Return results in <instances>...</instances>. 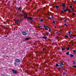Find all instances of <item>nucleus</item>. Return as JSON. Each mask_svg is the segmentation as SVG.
<instances>
[{
  "instance_id": "f257e3e1",
  "label": "nucleus",
  "mask_w": 76,
  "mask_h": 76,
  "mask_svg": "<svg viewBox=\"0 0 76 76\" xmlns=\"http://www.w3.org/2000/svg\"><path fill=\"white\" fill-rule=\"evenodd\" d=\"M24 16L25 19H29V20H32V19H33L32 18L29 17H28L27 16V14L25 13H24Z\"/></svg>"
},
{
  "instance_id": "f03ea898",
  "label": "nucleus",
  "mask_w": 76,
  "mask_h": 76,
  "mask_svg": "<svg viewBox=\"0 0 76 76\" xmlns=\"http://www.w3.org/2000/svg\"><path fill=\"white\" fill-rule=\"evenodd\" d=\"M15 62V63H20V59H17L16 58Z\"/></svg>"
},
{
  "instance_id": "7ed1b4c3",
  "label": "nucleus",
  "mask_w": 76,
  "mask_h": 76,
  "mask_svg": "<svg viewBox=\"0 0 76 76\" xmlns=\"http://www.w3.org/2000/svg\"><path fill=\"white\" fill-rule=\"evenodd\" d=\"M12 72H13L14 74H17V71L15 69H12Z\"/></svg>"
},
{
  "instance_id": "20e7f679",
  "label": "nucleus",
  "mask_w": 76,
  "mask_h": 76,
  "mask_svg": "<svg viewBox=\"0 0 76 76\" xmlns=\"http://www.w3.org/2000/svg\"><path fill=\"white\" fill-rule=\"evenodd\" d=\"M59 68L60 69H64V66H61V65H59L58 66Z\"/></svg>"
},
{
  "instance_id": "39448f33",
  "label": "nucleus",
  "mask_w": 76,
  "mask_h": 76,
  "mask_svg": "<svg viewBox=\"0 0 76 76\" xmlns=\"http://www.w3.org/2000/svg\"><path fill=\"white\" fill-rule=\"evenodd\" d=\"M23 35H27V33H26L25 32H22Z\"/></svg>"
},
{
  "instance_id": "423d86ee",
  "label": "nucleus",
  "mask_w": 76,
  "mask_h": 76,
  "mask_svg": "<svg viewBox=\"0 0 76 76\" xmlns=\"http://www.w3.org/2000/svg\"><path fill=\"white\" fill-rule=\"evenodd\" d=\"M59 65H61V66H62L63 64V62H60L59 63Z\"/></svg>"
},
{
  "instance_id": "0eeeda50",
  "label": "nucleus",
  "mask_w": 76,
  "mask_h": 76,
  "mask_svg": "<svg viewBox=\"0 0 76 76\" xmlns=\"http://www.w3.org/2000/svg\"><path fill=\"white\" fill-rule=\"evenodd\" d=\"M15 23H18V22H19V21L18 20H16L15 21Z\"/></svg>"
},
{
  "instance_id": "6e6552de",
  "label": "nucleus",
  "mask_w": 76,
  "mask_h": 76,
  "mask_svg": "<svg viewBox=\"0 0 76 76\" xmlns=\"http://www.w3.org/2000/svg\"><path fill=\"white\" fill-rule=\"evenodd\" d=\"M43 39H47V37H43Z\"/></svg>"
},
{
  "instance_id": "1a4fd4ad",
  "label": "nucleus",
  "mask_w": 76,
  "mask_h": 76,
  "mask_svg": "<svg viewBox=\"0 0 76 76\" xmlns=\"http://www.w3.org/2000/svg\"><path fill=\"white\" fill-rule=\"evenodd\" d=\"M65 4H64V3H63L62 4V6L63 7H65Z\"/></svg>"
},
{
  "instance_id": "9d476101",
  "label": "nucleus",
  "mask_w": 76,
  "mask_h": 76,
  "mask_svg": "<svg viewBox=\"0 0 76 76\" xmlns=\"http://www.w3.org/2000/svg\"><path fill=\"white\" fill-rule=\"evenodd\" d=\"M16 62H15L14 63V65L15 66H16L17 65V64L16 63Z\"/></svg>"
},
{
  "instance_id": "9b49d317",
  "label": "nucleus",
  "mask_w": 76,
  "mask_h": 76,
  "mask_svg": "<svg viewBox=\"0 0 76 76\" xmlns=\"http://www.w3.org/2000/svg\"><path fill=\"white\" fill-rule=\"evenodd\" d=\"M66 54H67V55L68 56H69V52H67L66 53Z\"/></svg>"
},
{
  "instance_id": "f8f14e48",
  "label": "nucleus",
  "mask_w": 76,
  "mask_h": 76,
  "mask_svg": "<svg viewBox=\"0 0 76 76\" xmlns=\"http://www.w3.org/2000/svg\"><path fill=\"white\" fill-rule=\"evenodd\" d=\"M70 56L71 57H74V55H73L71 54Z\"/></svg>"
},
{
  "instance_id": "ddd939ff",
  "label": "nucleus",
  "mask_w": 76,
  "mask_h": 76,
  "mask_svg": "<svg viewBox=\"0 0 76 76\" xmlns=\"http://www.w3.org/2000/svg\"><path fill=\"white\" fill-rule=\"evenodd\" d=\"M29 39H30V38H26V40H27V41H28V40H29Z\"/></svg>"
},
{
  "instance_id": "4468645a",
  "label": "nucleus",
  "mask_w": 76,
  "mask_h": 76,
  "mask_svg": "<svg viewBox=\"0 0 76 76\" xmlns=\"http://www.w3.org/2000/svg\"><path fill=\"white\" fill-rule=\"evenodd\" d=\"M56 9H58V8H59V7L58 6H56Z\"/></svg>"
},
{
  "instance_id": "2eb2a0df",
  "label": "nucleus",
  "mask_w": 76,
  "mask_h": 76,
  "mask_svg": "<svg viewBox=\"0 0 76 76\" xmlns=\"http://www.w3.org/2000/svg\"><path fill=\"white\" fill-rule=\"evenodd\" d=\"M59 65H58V64H56V67H58Z\"/></svg>"
},
{
  "instance_id": "dca6fc26",
  "label": "nucleus",
  "mask_w": 76,
  "mask_h": 76,
  "mask_svg": "<svg viewBox=\"0 0 76 76\" xmlns=\"http://www.w3.org/2000/svg\"><path fill=\"white\" fill-rule=\"evenodd\" d=\"M69 7H70V8H71V9H72V8H73V7L72 5L69 6Z\"/></svg>"
},
{
  "instance_id": "f3484780",
  "label": "nucleus",
  "mask_w": 76,
  "mask_h": 76,
  "mask_svg": "<svg viewBox=\"0 0 76 76\" xmlns=\"http://www.w3.org/2000/svg\"><path fill=\"white\" fill-rule=\"evenodd\" d=\"M67 50H70V48H69V47H68L67 48Z\"/></svg>"
},
{
  "instance_id": "a211bd4d",
  "label": "nucleus",
  "mask_w": 76,
  "mask_h": 76,
  "mask_svg": "<svg viewBox=\"0 0 76 76\" xmlns=\"http://www.w3.org/2000/svg\"><path fill=\"white\" fill-rule=\"evenodd\" d=\"M44 27H45V28H49V29H50V28H49L48 27V26H47V27H46V26H44Z\"/></svg>"
},
{
  "instance_id": "6ab92c4d",
  "label": "nucleus",
  "mask_w": 76,
  "mask_h": 76,
  "mask_svg": "<svg viewBox=\"0 0 76 76\" xmlns=\"http://www.w3.org/2000/svg\"><path fill=\"white\" fill-rule=\"evenodd\" d=\"M76 50H73V52H74V53H76Z\"/></svg>"
},
{
  "instance_id": "aec40b11",
  "label": "nucleus",
  "mask_w": 76,
  "mask_h": 76,
  "mask_svg": "<svg viewBox=\"0 0 76 76\" xmlns=\"http://www.w3.org/2000/svg\"><path fill=\"white\" fill-rule=\"evenodd\" d=\"M63 75H66V72H63Z\"/></svg>"
},
{
  "instance_id": "412c9836",
  "label": "nucleus",
  "mask_w": 76,
  "mask_h": 76,
  "mask_svg": "<svg viewBox=\"0 0 76 76\" xmlns=\"http://www.w3.org/2000/svg\"><path fill=\"white\" fill-rule=\"evenodd\" d=\"M69 37H73V35H69Z\"/></svg>"
},
{
  "instance_id": "4be33fe9",
  "label": "nucleus",
  "mask_w": 76,
  "mask_h": 76,
  "mask_svg": "<svg viewBox=\"0 0 76 76\" xmlns=\"http://www.w3.org/2000/svg\"><path fill=\"white\" fill-rule=\"evenodd\" d=\"M44 21V20L43 19H41L40 20V22H43Z\"/></svg>"
},
{
  "instance_id": "5701e85b",
  "label": "nucleus",
  "mask_w": 76,
  "mask_h": 76,
  "mask_svg": "<svg viewBox=\"0 0 76 76\" xmlns=\"http://www.w3.org/2000/svg\"><path fill=\"white\" fill-rule=\"evenodd\" d=\"M46 35H48V34H49V32H48L47 33H46Z\"/></svg>"
},
{
  "instance_id": "b1692460",
  "label": "nucleus",
  "mask_w": 76,
  "mask_h": 76,
  "mask_svg": "<svg viewBox=\"0 0 76 76\" xmlns=\"http://www.w3.org/2000/svg\"><path fill=\"white\" fill-rule=\"evenodd\" d=\"M64 50H65V48H62V51H63Z\"/></svg>"
},
{
  "instance_id": "393cba45",
  "label": "nucleus",
  "mask_w": 76,
  "mask_h": 76,
  "mask_svg": "<svg viewBox=\"0 0 76 76\" xmlns=\"http://www.w3.org/2000/svg\"><path fill=\"white\" fill-rule=\"evenodd\" d=\"M53 23H54V24H56V23H55V21H53V22H52Z\"/></svg>"
},
{
  "instance_id": "a878e982",
  "label": "nucleus",
  "mask_w": 76,
  "mask_h": 76,
  "mask_svg": "<svg viewBox=\"0 0 76 76\" xmlns=\"http://www.w3.org/2000/svg\"><path fill=\"white\" fill-rule=\"evenodd\" d=\"M72 62H73V64H75V61H72Z\"/></svg>"
},
{
  "instance_id": "bb28decb",
  "label": "nucleus",
  "mask_w": 76,
  "mask_h": 76,
  "mask_svg": "<svg viewBox=\"0 0 76 76\" xmlns=\"http://www.w3.org/2000/svg\"><path fill=\"white\" fill-rule=\"evenodd\" d=\"M19 22L20 23H22V21L21 20L19 21Z\"/></svg>"
},
{
  "instance_id": "cd10ccee",
  "label": "nucleus",
  "mask_w": 76,
  "mask_h": 76,
  "mask_svg": "<svg viewBox=\"0 0 76 76\" xmlns=\"http://www.w3.org/2000/svg\"><path fill=\"white\" fill-rule=\"evenodd\" d=\"M66 11H67V9H66V10H64V12H66Z\"/></svg>"
},
{
  "instance_id": "c85d7f7f",
  "label": "nucleus",
  "mask_w": 76,
  "mask_h": 76,
  "mask_svg": "<svg viewBox=\"0 0 76 76\" xmlns=\"http://www.w3.org/2000/svg\"><path fill=\"white\" fill-rule=\"evenodd\" d=\"M64 25L65 26H67V25H66V24H64Z\"/></svg>"
},
{
  "instance_id": "c756f323",
  "label": "nucleus",
  "mask_w": 76,
  "mask_h": 76,
  "mask_svg": "<svg viewBox=\"0 0 76 76\" xmlns=\"http://www.w3.org/2000/svg\"><path fill=\"white\" fill-rule=\"evenodd\" d=\"M45 29H46V30H47V31H48V28H45Z\"/></svg>"
},
{
  "instance_id": "7c9ffc66",
  "label": "nucleus",
  "mask_w": 76,
  "mask_h": 76,
  "mask_svg": "<svg viewBox=\"0 0 76 76\" xmlns=\"http://www.w3.org/2000/svg\"><path fill=\"white\" fill-rule=\"evenodd\" d=\"M68 32L69 33V34H71V31H69Z\"/></svg>"
},
{
  "instance_id": "2f4dec72",
  "label": "nucleus",
  "mask_w": 76,
  "mask_h": 76,
  "mask_svg": "<svg viewBox=\"0 0 76 76\" xmlns=\"http://www.w3.org/2000/svg\"><path fill=\"white\" fill-rule=\"evenodd\" d=\"M65 37L66 38H68V36H67V35H66L65 36Z\"/></svg>"
},
{
  "instance_id": "473e14b6",
  "label": "nucleus",
  "mask_w": 76,
  "mask_h": 76,
  "mask_svg": "<svg viewBox=\"0 0 76 76\" xmlns=\"http://www.w3.org/2000/svg\"><path fill=\"white\" fill-rule=\"evenodd\" d=\"M39 28H42V26H39Z\"/></svg>"
},
{
  "instance_id": "72a5a7b5",
  "label": "nucleus",
  "mask_w": 76,
  "mask_h": 76,
  "mask_svg": "<svg viewBox=\"0 0 76 76\" xmlns=\"http://www.w3.org/2000/svg\"><path fill=\"white\" fill-rule=\"evenodd\" d=\"M48 19H51V18L50 17H48Z\"/></svg>"
},
{
  "instance_id": "f704fd0d",
  "label": "nucleus",
  "mask_w": 76,
  "mask_h": 76,
  "mask_svg": "<svg viewBox=\"0 0 76 76\" xmlns=\"http://www.w3.org/2000/svg\"><path fill=\"white\" fill-rule=\"evenodd\" d=\"M73 67H75V68H76V66L75 65L73 66Z\"/></svg>"
},
{
  "instance_id": "c9c22d12",
  "label": "nucleus",
  "mask_w": 76,
  "mask_h": 76,
  "mask_svg": "<svg viewBox=\"0 0 76 76\" xmlns=\"http://www.w3.org/2000/svg\"><path fill=\"white\" fill-rule=\"evenodd\" d=\"M43 51H45V49L44 48H43Z\"/></svg>"
},
{
  "instance_id": "e433bc0d",
  "label": "nucleus",
  "mask_w": 76,
  "mask_h": 76,
  "mask_svg": "<svg viewBox=\"0 0 76 76\" xmlns=\"http://www.w3.org/2000/svg\"><path fill=\"white\" fill-rule=\"evenodd\" d=\"M30 23H31V24L32 25V22L31 21V22H30Z\"/></svg>"
},
{
  "instance_id": "4c0bfd02",
  "label": "nucleus",
  "mask_w": 76,
  "mask_h": 76,
  "mask_svg": "<svg viewBox=\"0 0 76 76\" xmlns=\"http://www.w3.org/2000/svg\"><path fill=\"white\" fill-rule=\"evenodd\" d=\"M73 37H76V35H73Z\"/></svg>"
},
{
  "instance_id": "58836bf2",
  "label": "nucleus",
  "mask_w": 76,
  "mask_h": 76,
  "mask_svg": "<svg viewBox=\"0 0 76 76\" xmlns=\"http://www.w3.org/2000/svg\"><path fill=\"white\" fill-rule=\"evenodd\" d=\"M61 13H63V11H61Z\"/></svg>"
},
{
  "instance_id": "ea45409f",
  "label": "nucleus",
  "mask_w": 76,
  "mask_h": 76,
  "mask_svg": "<svg viewBox=\"0 0 76 76\" xmlns=\"http://www.w3.org/2000/svg\"><path fill=\"white\" fill-rule=\"evenodd\" d=\"M68 12H69V13H70V11L69 10H68Z\"/></svg>"
},
{
  "instance_id": "a19ab883",
  "label": "nucleus",
  "mask_w": 76,
  "mask_h": 76,
  "mask_svg": "<svg viewBox=\"0 0 76 76\" xmlns=\"http://www.w3.org/2000/svg\"><path fill=\"white\" fill-rule=\"evenodd\" d=\"M49 31H51V29H49Z\"/></svg>"
},
{
  "instance_id": "79ce46f5",
  "label": "nucleus",
  "mask_w": 76,
  "mask_h": 76,
  "mask_svg": "<svg viewBox=\"0 0 76 76\" xmlns=\"http://www.w3.org/2000/svg\"><path fill=\"white\" fill-rule=\"evenodd\" d=\"M52 18H54V17L53 16H52Z\"/></svg>"
},
{
  "instance_id": "37998d69",
  "label": "nucleus",
  "mask_w": 76,
  "mask_h": 76,
  "mask_svg": "<svg viewBox=\"0 0 76 76\" xmlns=\"http://www.w3.org/2000/svg\"><path fill=\"white\" fill-rule=\"evenodd\" d=\"M66 20H64V21L65 22H66Z\"/></svg>"
},
{
  "instance_id": "c03bdc74",
  "label": "nucleus",
  "mask_w": 76,
  "mask_h": 76,
  "mask_svg": "<svg viewBox=\"0 0 76 76\" xmlns=\"http://www.w3.org/2000/svg\"><path fill=\"white\" fill-rule=\"evenodd\" d=\"M18 9L19 10H20V8H19Z\"/></svg>"
},
{
  "instance_id": "a18cd8bd",
  "label": "nucleus",
  "mask_w": 76,
  "mask_h": 76,
  "mask_svg": "<svg viewBox=\"0 0 76 76\" xmlns=\"http://www.w3.org/2000/svg\"><path fill=\"white\" fill-rule=\"evenodd\" d=\"M72 10H73V8H71Z\"/></svg>"
},
{
  "instance_id": "49530a36",
  "label": "nucleus",
  "mask_w": 76,
  "mask_h": 76,
  "mask_svg": "<svg viewBox=\"0 0 76 76\" xmlns=\"http://www.w3.org/2000/svg\"><path fill=\"white\" fill-rule=\"evenodd\" d=\"M75 15V13H72V15Z\"/></svg>"
},
{
  "instance_id": "de8ad7c7",
  "label": "nucleus",
  "mask_w": 76,
  "mask_h": 76,
  "mask_svg": "<svg viewBox=\"0 0 76 76\" xmlns=\"http://www.w3.org/2000/svg\"><path fill=\"white\" fill-rule=\"evenodd\" d=\"M56 38H58V37H56Z\"/></svg>"
},
{
  "instance_id": "09e8293b",
  "label": "nucleus",
  "mask_w": 76,
  "mask_h": 76,
  "mask_svg": "<svg viewBox=\"0 0 76 76\" xmlns=\"http://www.w3.org/2000/svg\"><path fill=\"white\" fill-rule=\"evenodd\" d=\"M58 32H56V34H58Z\"/></svg>"
},
{
  "instance_id": "8fccbe9b",
  "label": "nucleus",
  "mask_w": 76,
  "mask_h": 76,
  "mask_svg": "<svg viewBox=\"0 0 76 76\" xmlns=\"http://www.w3.org/2000/svg\"><path fill=\"white\" fill-rule=\"evenodd\" d=\"M63 9H64V7H63Z\"/></svg>"
},
{
  "instance_id": "3c124183",
  "label": "nucleus",
  "mask_w": 76,
  "mask_h": 76,
  "mask_svg": "<svg viewBox=\"0 0 76 76\" xmlns=\"http://www.w3.org/2000/svg\"><path fill=\"white\" fill-rule=\"evenodd\" d=\"M18 10V11H19V10H18H18Z\"/></svg>"
},
{
  "instance_id": "603ef678",
  "label": "nucleus",
  "mask_w": 76,
  "mask_h": 76,
  "mask_svg": "<svg viewBox=\"0 0 76 76\" xmlns=\"http://www.w3.org/2000/svg\"><path fill=\"white\" fill-rule=\"evenodd\" d=\"M73 44L72 45V46H73Z\"/></svg>"
},
{
  "instance_id": "864d4df0",
  "label": "nucleus",
  "mask_w": 76,
  "mask_h": 76,
  "mask_svg": "<svg viewBox=\"0 0 76 76\" xmlns=\"http://www.w3.org/2000/svg\"><path fill=\"white\" fill-rule=\"evenodd\" d=\"M7 37V36H6V37Z\"/></svg>"
},
{
  "instance_id": "5fc2aeb1",
  "label": "nucleus",
  "mask_w": 76,
  "mask_h": 76,
  "mask_svg": "<svg viewBox=\"0 0 76 76\" xmlns=\"http://www.w3.org/2000/svg\"><path fill=\"white\" fill-rule=\"evenodd\" d=\"M55 28H56V27H55Z\"/></svg>"
},
{
  "instance_id": "6e6d98bb",
  "label": "nucleus",
  "mask_w": 76,
  "mask_h": 76,
  "mask_svg": "<svg viewBox=\"0 0 76 76\" xmlns=\"http://www.w3.org/2000/svg\"><path fill=\"white\" fill-rule=\"evenodd\" d=\"M62 29H60V31H61Z\"/></svg>"
},
{
  "instance_id": "4d7b16f0",
  "label": "nucleus",
  "mask_w": 76,
  "mask_h": 76,
  "mask_svg": "<svg viewBox=\"0 0 76 76\" xmlns=\"http://www.w3.org/2000/svg\"><path fill=\"white\" fill-rule=\"evenodd\" d=\"M60 32L61 33V31H60Z\"/></svg>"
},
{
  "instance_id": "13d9d810",
  "label": "nucleus",
  "mask_w": 76,
  "mask_h": 76,
  "mask_svg": "<svg viewBox=\"0 0 76 76\" xmlns=\"http://www.w3.org/2000/svg\"><path fill=\"white\" fill-rule=\"evenodd\" d=\"M4 18V17H3V18Z\"/></svg>"
}]
</instances>
